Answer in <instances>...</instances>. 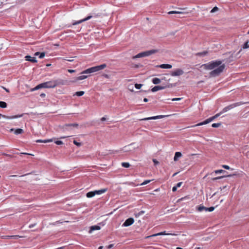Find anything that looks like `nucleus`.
Segmentation results:
<instances>
[{"mask_svg": "<svg viewBox=\"0 0 249 249\" xmlns=\"http://www.w3.org/2000/svg\"><path fill=\"white\" fill-rule=\"evenodd\" d=\"M43 140H37L36 141V142H42Z\"/></svg>", "mask_w": 249, "mask_h": 249, "instance_id": "nucleus-50", "label": "nucleus"}, {"mask_svg": "<svg viewBox=\"0 0 249 249\" xmlns=\"http://www.w3.org/2000/svg\"><path fill=\"white\" fill-rule=\"evenodd\" d=\"M68 71L70 73H73V72H74L75 71L74 70H68Z\"/></svg>", "mask_w": 249, "mask_h": 249, "instance_id": "nucleus-48", "label": "nucleus"}, {"mask_svg": "<svg viewBox=\"0 0 249 249\" xmlns=\"http://www.w3.org/2000/svg\"><path fill=\"white\" fill-rule=\"evenodd\" d=\"M151 181V180H146L145 181H144L141 184V185H146L148 183H149V182H150Z\"/></svg>", "mask_w": 249, "mask_h": 249, "instance_id": "nucleus-33", "label": "nucleus"}, {"mask_svg": "<svg viewBox=\"0 0 249 249\" xmlns=\"http://www.w3.org/2000/svg\"><path fill=\"white\" fill-rule=\"evenodd\" d=\"M177 174H178L177 173H175V174L173 175V176H176Z\"/></svg>", "mask_w": 249, "mask_h": 249, "instance_id": "nucleus-59", "label": "nucleus"}, {"mask_svg": "<svg viewBox=\"0 0 249 249\" xmlns=\"http://www.w3.org/2000/svg\"><path fill=\"white\" fill-rule=\"evenodd\" d=\"M19 154L20 155H21L24 154V155H32V156H33V154H29V153H24V152L20 153Z\"/></svg>", "mask_w": 249, "mask_h": 249, "instance_id": "nucleus-44", "label": "nucleus"}, {"mask_svg": "<svg viewBox=\"0 0 249 249\" xmlns=\"http://www.w3.org/2000/svg\"><path fill=\"white\" fill-rule=\"evenodd\" d=\"M105 224L104 222H102V223H99L98 225H94V226H92L90 227V229L89 230V233H91L94 231L100 230L101 226H103Z\"/></svg>", "mask_w": 249, "mask_h": 249, "instance_id": "nucleus-6", "label": "nucleus"}, {"mask_svg": "<svg viewBox=\"0 0 249 249\" xmlns=\"http://www.w3.org/2000/svg\"><path fill=\"white\" fill-rule=\"evenodd\" d=\"M157 67H159L161 69H171L172 66L170 64H163L157 66Z\"/></svg>", "mask_w": 249, "mask_h": 249, "instance_id": "nucleus-15", "label": "nucleus"}, {"mask_svg": "<svg viewBox=\"0 0 249 249\" xmlns=\"http://www.w3.org/2000/svg\"><path fill=\"white\" fill-rule=\"evenodd\" d=\"M40 53L39 52H36L35 53V55H39V54H40Z\"/></svg>", "mask_w": 249, "mask_h": 249, "instance_id": "nucleus-52", "label": "nucleus"}, {"mask_svg": "<svg viewBox=\"0 0 249 249\" xmlns=\"http://www.w3.org/2000/svg\"><path fill=\"white\" fill-rule=\"evenodd\" d=\"M243 49H247L249 48V41H246L242 47Z\"/></svg>", "mask_w": 249, "mask_h": 249, "instance_id": "nucleus-28", "label": "nucleus"}, {"mask_svg": "<svg viewBox=\"0 0 249 249\" xmlns=\"http://www.w3.org/2000/svg\"><path fill=\"white\" fill-rule=\"evenodd\" d=\"M181 99V98H175L171 99L173 101H180Z\"/></svg>", "mask_w": 249, "mask_h": 249, "instance_id": "nucleus-41", "label": "nucleus"}, {"mask_svg": "<svg viewBox=\"0 0 249 249\" xmlns=\"http://www.w3.org/2000/svg\"><path fill=\"white\" fill-rule=\"evenodd\" d=\"M222 167L227 170H230L231 169L230 166L227 165H222Z\"/></svg>", "mask_w": 249, "mask_h": 249, "instance_id": "nucleus-39", "label": "nucleus"}, {"mask_svg": "<svg viewBox=\"0 0 249 249\" xmlns=\"http://www.w3.org/2000/svg\"><path fill=\"white\" fill-rule=\"evenodd\" d=\"M214 207H211L209 208H207L206 212H212L214 210Z\"/></svg>", "mask_w": 249, "mask_h": 249, "instance_id": "nucleus-34", "label": "nucleus"}, {"mask_svg": "<svg viewBox=\"0 0 249 249\" xmlns=\"http://www.w3.org/2000/svg\"><path fill=\"white\" fill-rule=\"evenodd\" d=\"M52 141H53L52 139H46V140H43L42 142L47 143V142H52Z\"/></svg>", "mask_w": 249, "mask_h": 249, "instance_id": "nucleus-37", "label": "nucleus"}, {"mask_svg": "<svg viewBox=\"0 0 249 249\" xmlns=\"http://www.w3.org/2000/svg\"><path fill=\"white\" fill-rule=\"evenodd\" d=\"M218 8L217 7H214L213 8V9L211 10V12H214L215 11L218 10Z\"/></svg>", "mask_w": 249, "mask_h": 249, "instance_id": "nucleus-42", "label": "nucleus"}, {"mask_svg": "<svg viewBox=\"0 0 249 249\" xmlns=\"http://www.w3.org/2000/svg\"><path fill=\"white\" fill-rule=\"evenodd\" d=\"M197 249H200V248H197Z\"/></svg>", "mask_w": 249, "mask_h": 249, "instance_id": "nucleus-63", "label": "nucleus"}, {"mask_svg": "<svg viewBox=\"0 0 249 249\" xmlns=\"http://www.w3.org/2000/svg\"><path fill=\"white\" fill-rule=\"evenodd\" d=\"M221 123H213L212 124V126L213 127H218L221 125Z\"/></svg>", "mask_w": 249, "mask_h": 249, "instance_id": "nucleus-32", "label": "nucleus"}, {"mask_svg": "<svg viewBox=\"0 0 249 249\" xmlns=\"http://www.w3.org/2000/svg\"><path fill=\"white\" fill-rule=\"evenodd\" d=\"M3 155H5V156H7V157H11H11H12V156L11 155H9V154H3Z\"/></svg>", "mask_w": 249, "mask_h": 249, "instance_id": "nucleus-51", "label": "nucleus"}, {"mask_svg": "<svg viewBox=\"0 0 249 249\" xmlns=\"http://www.w3.org/2000/svg\"><path fill=\"white\" fill-rule=\"evenodd\" d=\"M222 112H220V113H217L216 114H215L214 116V117L216 118H217L218 117H219L221 114H222Z\"/></svg>", "mask_w": 249, "mask_h": 249, "instance_id": "nucleus-45", "label": "nucleus"}, {"mask_svg": "<svg viewBox=\"0 0 249 249\" xmlns=\"http://www.w3.org/2000/svg\"><path fill=\"white\" fill-rule=\"evenodd\" d=\"M65 125H66V126H73V127H77L78 126V124L77 123L69 124H66Z\"/></svg>", "mask_w": 249, "mask_h": 249, "instance_id": "nucleus-27", "label": "nucleus"}, {"mask_svg": "<svg viewBox=\"0 0 249 249\" xmlns=\"http://www.w3.org/2000/svg\"><path fill=\"white\" fill-rule=\"evenodd\" d=\"M184 73V71L180 69H178L172 71L171 75L172 76H177L182 75Z\"/></svg>", "mask_w": 249, "mask_h": 249, "instance_id": "nucleus-8", "label": "nucleus"}, {"mask_svg": "<svg viewBox=\"0 0 249 249\" xmlns=\"http://www.w3.org/2000/svg\"><path fill=\"white\" fill-rule=\"evenodd\" d=\"M248 34H249V31H248Z\"/></svg>", "mask_w": 249, "mask_h": 249, "instance_id": "nucleus-62", "label": "nucleus"}, {"mask_svg": "<svg viewBox=\"0 0 249 249\" xmlns=\"http://www.w3.org/2000/svg\"><path fill=\"white\" fill-rule=\"evenodd\" d=\"M187 12H182V11H171L168 12V14L169 15L173 14H187Z\"/></svg>", "mask_w": 249, "mask_h": 249, "instance_id": "nucleus-20", "label": "nucleus"}, {"mask_svg": "<svg viewBox=\"0 0 249 249\" xmlns=\"http://www.w3.org/2000/svg\"><path fill=\"white\" fill-rule=\"evenodd\" d=\"M40 96L41 97H45V96H46V94L45 93H41Z\"/></svg>", "mask_w": 249, "mask_h": 249, "instance_id": "nucleus-49", "label": "nucleus"}, {"mask_svg": "<svg viewBox=\"0 0 249 249\" xmlns=\"http://www.w3.org/2000/svg\"><path fill=\"white\" fill-rule=\"evenodd\" d=\"M13 131H14V133L16 135H18V134H21V133H23V130L21 128H18L15 130L14 128H11L10 129L11 132Z\"/></svg>", "mask_w": 249, "mask_h": 249, "instance_id": "nucleus-16", "label": "nucleus"}, {"mask_svg": "<svg viewBox=\"0 0 249 249\" xmlns=\"http://www.w3.org/2000/svg\"><path fill=\"white\" fill-rule=\"evenodd\" d=\"M201 68L205 70H212L210 75L213 77H215L219 75L225 68V64H222V61L220 60L212 61L209 63L203 64Z\"/></svg>", "mask_w": 249, "mask_h": 249, "instance_id": "nucleus-1", "label": "nucleus"}, {"mask_svg": "<svg viewBox=\"0 0 249 249\" xmlns=\"http://www.w3.org/2000/svg\"><path fill=\"white\" fill-rule=\"evenodd\" d=\"M159 52L158 50L153 49L149 51L143 52L140 53H139L136 55L134 56L133 57V59L138 58L140 57H143L145 56H149L152 54L157 53Z\"/></svg>", "mask_w": 249, "mask_h": 249, "instance_id": "nucleus-4", "label": "nucleus"}, {"mask_svg": "<svg viewBox=\"0 0 249 249\" xmlns=\"http://www.w3.org/2000/svg\"><path fill=\"white\" fill-rule=\"evenodd\" d=\"M106 120V118L105 117H102L101 118V121H105Z\"/></svg>", "mask_w": 249, "mask_h": 249, "instance_id": "nucleus-54", "label": "nucleus"}, {"mask_svg": "<svg viewBox=\"0 0 249 249\" xmlns=\"http://www.w3.org/2000/svg\"><path fill=\"white\" fill-rule=\"evenodd\" d=\"M107 65L105 64H102L101 65L91 67L81 72V74H89L93 73L100 70H102L106 67Z\"/></svg>", "mask_w": 249, "mask_h": 249, "instance_id": "nucleus-3", "label": "nucleus"}, {"mask_svg": "<svg viewBox=\"0 0 249 249\" xmlns=\"http://www.w3.org/2000/svg\"><path fill=\"white\" fill-rule=\"evenodd\" d=\"M45 55V53L43 52V53H40L39 55V58H43Z\"/></svg>", "mask_w": 249, "mask_h": 249, "instance_id": "nucleus-38", "label": "nucleus"}, {"mask_svg": "<svg viewBox=\"0 0 249 249\" xmlns=\"http://www.w3.org/2000/svg\"><path fill=\"white\" fill-rule=\"evenodd\" d=\"M214 172L216 174H219V173H223L226 172L225 170L220 169V170H216L214 171Z\"/></svg>", "mask_w": 249, "mask_h": 249, "instance_id": "nucleus-29", "label": "nucleus"}, {"mask_svg": "<svg viewBox=\"0 0 249 249\" xmlns=\"http://www.w3.org/2000/svg\"><path fill=\"white\" fill-rule=\"evenodd\" d=\"M84 93L85 92L83 91H77L75 93V95L78 96H82L83 95H84Z\"/></svg>", "mask_w": 249, "mask_h": 249, "instance_id": "nucleus-31", "label": "nucleus"}, {"mask_svg": "<svg viewBox=\"0 0 249 249\" xmlns=\"http://www.w3.org/2000/svg\"><path fill=\"white\" fill-rule=\"evenodd\" d=\"M196 209L199 212H202L203 211H205V212H206L207 207L200 205L197 207Z\"/></svg>", "mask_w": 249, "mask_h": 249, "instance_id": "nucleus-21", "label": "nucleus"}, {"mask_svg": "<svg viewBox=\"0 0 249 249\" xmlns=\"http://www.w3.org/2000/svg\"><path fill=\"white\" fill-rule=\"evenodd\" d=\"M91 18H92L91 16H88L87 17H86L85 18H83V19H81L80 20L74 22L72 23V25H77V24H79L81 23H82V22H83L84 21H86L87 20H88L90 19Z\"/></svg>", "mask_w": 249, "mask_h": 249, "instance_id": "nucleus-11", "label": "nucleus"}, {"mask_svg": "<svg viewBox=\"0 0 249 249\" xmlns=\"http://www.w3.org/2000/svg\"><path fill=\"white\" fill-rule=\"evenodd\" d=\"M142 86V85L141 84H136L135 85V87L137 89H140Z\"/></svg>", "mask_w": 249, "mask_h": 249, "instance_id": "nucleus-35", "label": "nucleus"}, {"mask_svg": "<svg viewBox=\"0 0 249 249\" xmlns=\"http://www.w3.org/2000/svg\"><path fill=\"white\" fill-rule=\"evenodd\" d=\"M182 156V154L180 152H177L175 153V156L174 158V161H177L179 158Z\"/></svg>", "mask_w": 249, "mask_h": 249, "instance_id": "nucleus-19", "label": "nucleus"}, {"mask_svg": "<svg viewBox=\"0 0 249 249\" xmlns=\"http://www.w3.org/2000/svg\"><path fill=\"white\" fill-rule=\"evenodd\" d=\"M134 219H127L123 223L122 226L127 227L131 225L134 223Z\"/></svg>", "mask_w": 249, "mask_h": 249, "instance_id": "nucleus-12", "label": "nucleus"}, {"mask_svg": "<svg viewBox=\"0 0 249 249\" xmlns=\"http://www.w3.org/2000/svg\"><path fill=\"white\" fill-rule=\"evenodd\" d=\"M215 119V118L214 117V116H212V117L207 119V120H205L203 122H201V123L196 124V125H195V126H200V125H202L204 124H206L210 123L211 122L213 121Z\"/></svg>", "mask_w": 249, "mask_h": 249, "instance_id": "nucleus-9", "label": "nucleus"}, {"mask_svg": "<svg viewBox=\"0 0 249 249\" xmlns=\"http://www.w3.org/2000/svg\"><path fill=\"white\" fill-rule=\"evenodd\" d=\"M170 116V115H158L156 116L151 117H148V118H145L143 119H142L140 120L141 121H146V120H155L158 119H161L163 118L164 117H168Z\"/></svg>", "mask_w": 249, "mask_h": 249, "instance_id": "nucleus-7", "label": "nucleus"}, {"mask_svg": "<svg viewBox=\"0 0 249 249\" xmlns=\"http://www.w3.org/2000/svg\"><path fill=\"white\" fill-rule=\"evenodd\" d=\"M242 104H243V103L242 102H237V103H235L231 104L228 106L225 107L223 109V110L222 111V113L226 112L229 111V110L232 109L235 107L239 106Z\"/></svg>", "mask_w": 249, "mask_h": 249, "instance_id": "nucleus-5", "label": "nucleus"}, {"mask_svg": "<svg viewBox=\"0 0 249 249\" xmlns=\"http://www.w3.org/2000/svg\"><path fill=\"white\" fill-rule=\"evenodd\" d=\"M94 196H95V193H94V191H91V192H88L86 195L87 197L88 198L92 197Z\"/></svg>", "mask_w": 249, "mask_h": 249, "instance_id": "nucleus-25", "label": "nucleus"}, {"mask_svg": "<svg viewBox=\"0 0 249 249\" xmlns=\"http://www.w3.org/2000/svg\"><path fill=\"white\" fill-rule=\"evenodd\" d=\"M24 236H20V235H8V236H6L5 237V238H6V239L13 238V239H17L18 238H24Z\"/></svg>", "mask_w": 249, "mask_h": 249, "instance_id": "nucleus-17", "label": "nucleus"}, {"mask_svg": "<svg viewBox=\"0 0 249 249\" xmlns=\"http://www.w3.org/2000/svg\"><path fill=\"white\" fill-rule=\"evenodd\" d=\"M7 107V104L5 102L0 101V107L5 108Z\"/></svg>", "mask_w": 249, "mask_h": 249, "instance_id": "nucleus-26", "label": "nucleus"}, {"mask_svg": "<svg viewBox=\"0 0 249 249\" xmlns=\"http://www.w3.org/2000/svg\"><path fill=\"white\" fill-rule=\"evenodd\" d=\"M178 188H177V187L176 186H174L173 188H172V191L173 192H175L177 191V189Z\"/></svg>", "mask_w": 249, "mask_h": 249, "instance_id": "nucleus-47", "label": "nucleus"}, {"mask_svg": "<svg viewBox=\"0 0 249 249\" xmlns=\"http://www.w3.org/2000/svg\"><path fill=\"white\" fill-rule=\"evenodd\" d=\"M185 197H182L180 199V200H183Z\"/></svg>", "mask_w": 249, "mask_h": 249, "instance_id": "nucleus-60", "label": "nucleus"}, {"mask_svg": "<svg viewBox=\"0 0 249 249\" xmlns=\"http://www.w3.org/2000/svg\"><path fill=\"white\" fill-rule=\"evenodd\" d=\"M232 176V175H229L228 176H220V177H215V178H212V180H216L221 179V178H224L225 177H231Z\"/></svg>", "mask_w": 249, "mask_h": 249, "instance_id": "nucleus-22", "label": "nucleus"}, {"mask_svg": "<svg viewBox=\"0 0 249 249\" xmlns=\"http://www.w3.org/2000/svg\"><path fill=\"white\" fill-rule=\"evenodd\" d=\"M143 101L145 102H148V99L146 98H144L143 99Z\"/></svg>", "mask_w": 249, "mask_h": 249, "instance_id": "nucleus-53", "label": "nucleus"}, {"mask_svg": "<svg viewBox=\"0 0 249 249\" xmlns=\"http://www.w3.org/2000/svg\"><path fill=\"white\" fill-rule=\"evenodd\" d=\"M176 235V234H172V233H166L165 231H163V232H159V233H156V234H152L151 235L147 236L145 238H151L152 237L157 236H159V235Z\"/></svg>", "mask_w": 249, "mask_h": 249, "instance_id": "nucleus-10", "label": "nucleus"}, {"mask_svg": "<svg viewBox=\"0 0 249 249\" xmlns=\"http://www.w3.org/2000/svg\"><path fill=\"white\" fill-rule=\"evenodd\" d=\"M122 165L123 167L125 168H128L130 167V164L128 162H123L122 163Z\"/></svg>", "mask_w": 249, "mask_h": 249, "instance_id": "nucleus-30", "label": "nucleus"}, {"mask_svg": "<svg viewBox=\"0 0 249 249\" xmlns=\"http://www.w3.org/2000/svg\"><path fill=\"white\" fill-rule=\"evenodd\" d=\"M113 246H114L113 244H110L108 246H107V248L108 249H110L112 248L113 247Z\"/></svg>", "mask_w": 249, "mask_h": 249, "instance_id": "nucleus-46", "label": "nucleus"}, {"mask_svg": "<svg viewBox=\"0 0 249 249\" xmlns=\"http://www.w3.org/2000/svg\"><path fill=\"white\" fill-rule=\"evenodd\" d=\"M107 191V189H102L99 190H95L94 191L95 195H101L106 192Z\"/></svg>", "mask_w": 249, "mask_h": 249, "instance_id": "nucleus-18", "label": "nucleus"}, {"mask_svg": "<svg viewBox=\"0 0 249 249\" xmlns=\"http://www.w3.org/2000/svg\"><path fill=\"white\" fill-rule=\"evenodd\" d=\"M182 182H179L177 184V185H176V186L177 187V188H178V187H180L181 186V185H182Z\"/></svg>", "mask_w": 249, "mask_h": 249, "instance_id": "nucleus-43", "label": "nucleus"}, {"mask_svg": "<svg viewBox=\"0 0 249 249\" xmlns=\"http://www.w3.org/2000/svg\"><path fill=\"white\" fill-rule=\"evenodd\" d=\"M3 89H4L7 91V92H8L9 91V90H8V89H6L5 88H4V87H3Z\"/></svg>", "mask_w": 249, "mask_h": 249, "instance_id": "nucleus-56", "label": "nucleus"}, {"mask_svg": "<svg viewBox=\"0 0 249 249\" xmlns=\"http://www.w3.org/2000/svg\"><path fill=\"white\" fill-rule=\"evenodd\" d=\"M67 137H68V136L62 137H61V138H62V139H64V138H67Z\"/></svg>", "mask_w": 249, "mask_h": 249, "instance_id": "nucleus-58", "label": "nucleus"}, {"mask_svg": "<svg viewBox=\"0 0 249 249\" xmlns=\"http://www.w3.org/2000/svg\"><path fill=\"white\" fill-rule=\"evenodd\" d=\"M55 143L57 145H61L63 144V142L61 141H56Z\"/></svg>", "mask_w": 249, "mask_h": 249, "instance_id": "nucleus-40", "label": "nucleus"}, {"mask_svg": "<svg viewBox=\"0 0 249 249\" xmlns=\"http://www.w3.org/2000/svg\"><path fill=\"white\" fill-rule=\"evenodd\" d=\"M152 82L154 84H159L160 83V79L158 78H154L153 79H152Z\"/></svg>", "mask_w": 249, "mask_h": 249, "instance_id": "nucleus-24", "label": "nucleus"}, {"mask_svg": "<svg viewBox=\"0 0 249 249\" xmlns=\"http://www.w3.org/2000/svg\"><path fill=\"white\" fill-rule=\"evenodd\" d=\"M166 88V87L164 86H155L154 88H153L151 89V91L152 92H156L160 90H162Z\"/></svg>", "mask_w": 249, "mask_h": 249, "instance_id": "nucleus-13", "label": "nucleus"}, {"mask_svg": "<svg viewBox=\"0 0 249 249\" xmlns=\"http://www.w3.org/2000/svg\"><path fill=\"white\" fill-rule=\"evenodd\" d=\"M73 143L77 146H80L81 145V143L80 142H77L76 141L74 140L73 142Z\"/></svg>", "mask_w": 249, "mask_h": 249, "instance_id": "nucleus-36", "label": "nucleus"}, {"mask_svg": "<svg viewBox=\"0 0 249 249\" xmlns=\"http://www.w3.org/2000/svg\"><path fill=\"white\" fill-rule=\"evenodd\" d=\"M32 227H33V226H32H32H31V225H30V226H29V227H30V228H32Z\"/></svg>", "mask_w": 249, "mask_h": 249, "instance_id": "nucleus-61", "label": "nucleus"}, {"mask_svg": "<svg viewBox=\"0 0 249 249\" xmlns=\"http://www.w3.org/2000/svg\"><path fill=\"white\" fill-rule=\"evenodd\" d=\"M26 60L30 61L31 62L33 63H36L37 62V60L36 59V58L35 57H32L30 55H27L25 56Z\"/></svg>", "mask_w": 249, "mask_h": 249, "instance_id": "nucleus-14", "label": "nucleus"}, {"mask_svg": "<svg viewBox=\"0 0 249 249\" xmlns=\"http://www.w3.org/2000/svg\"><path fill=\"white\" fill-rule=\"evenodd\" d=\"M103 248V246H100L98 248V249H102Z\"/></svg>", "mask_w": 249, "mask_h": 249, "instance_id": "nucleus-57", "label": "nucleus"}, {"mask_svg": "<svg viewBox=\"0 0 249 249\" xmlns=\"http://www.w3.org/2000/svg\"><path fill=\"white\" fill-rule=\"evenodd\" d=\"M88 77V76L87 75H81V76H79L78 77H77L76 78H75V81H79V80H84L86 78H87Z\"/></svg>", "mask_w": 249, "mask_h": 249, "instance_id": "nucleus-23", "label": "nucleus"}, {"mask_svg": "<svg viewBox=\"0 0 249 249\" xmlns=\"http://www.w3.org/2000/svg\"><path fill=\"white\" fill-rule=\"evenodd\" d=\"M60 84L57 80H52L40 84L32 89V91L38 90L42 88H53Z\"/></svg>", "mask_w": 249, "mask_h": 249, "instance_id": "nucleus-2", "label": "nucleus"}, {"mask_svg": "<svg viewBox=\"0 0 249 249\" xmlns=\"http://www.w3.org/2000/svg\"><path fill=\"white\" fill-rule=\"evenodd\" d=\"M153 162L155 163H158V161H157L156 160H153Z\"/></svg>", "mask_w": 249, "mask_h": 249, "instance_id": "nucleus-55", "label": "nucleus"}]
</instances>
